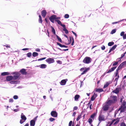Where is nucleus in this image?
Here are the masks:
<instances>
[{
	"mask_svg": "<svg viewBox=\"0 0 126 126\" xmlns=\"http://www.w3.org/2000/svg\"><path fill=\"white\" fill-rule=\"evenodd\" d=\"M118 62H115L113 63V64L112 66H114L116 65L118 63Z\"/></svg>",
	"mask_w": 126,
	"mask_h": 126,
	"instance_id": "nucleus-50",
	"label": "nucleus"
},
{
	"mask_svg": "<svg viewBox=\"0 0 126 126\" xmlns=\"http://www.w3.org/2000/svg\"><path fill=\"white\" fill-rule=\"evenodd\" d=\"M46 58V57L43 58H40V59H38V61H40L42 60L45 59Z\"/></svg>",
	"mask_w": 126,
	"mask_h": 126,
	"instance_id": "nucleus-51",
	"label": "nucleus"
},
{
	"mask_svg": "<svg viewBox=\"0 0 126 126\" xmlns=\"http://www.w3.org/2000/svg\"><path fill=\"white\" fill-rule=\"evenodd\" d=\"M121 90V88L120 87H117L115 89L112 91V92L116 94H118L120 91Z\"/></svg>",
	"mask_w": 126,
	"mask_h": 126,
	"instance_id": "nucleus-9",
	"label": "nucleus"
},
{
	"mask_svg": "<svg viewBox=\"0 0 126 126\" xmlns=\"http://www.w3.org/2000/svg\"><path fill=\"white\" fill-rule=\"evenodd\" d=\"M91 59L90 57H86L84 59L83 62L84 63L88 64L91 62Z\"/></svg>",
	"mask_w": 126,
	"mask_h": 126,
	"instance_id": "nucleus-3",
	"label": "nucleus"
},
{
	"mask_svg": "<svg viewBox=\"0 0 126 126\" xmlns=\"http://www.w3.org/2000/svg\"><path fill=\"white\" fill-rule=\"evenodd\" d=\"M122 68L119 65L117 69L116 70V71L119 72V71L121 70L122 69Z\"/></svg>",
	"mask_w": 126,
	"mask_h": 126,
	"instance_id": "nucleus-41",
	"label": "nucleus"
},
{
	"mask_svg": "<svg viewBox=\"0 0 126 126\" xmlns=\"http://www.w3.org/2000/svg\"><path fill=\"white\" fill-rule=\"evenodd\" d=\"M29 49V48H23L22 49V50H23L25 51V50H28Z\"/></svg>",
	"mask_w": 126,
	"mask_h": 126,
	"instance_id": "nucleus-63",
	"label": "nucleus"
},
{
	"mask_svg": "<svg viewBox=\"0 0 126 126\" xmlns=\"http://www.w3.org/2000/svg\"><path fill=\"white\" fill-rule=\"evenodd\" d=\"M27 55L28 57H30L32 56V54L31 53L29 52L27 53Z\"/></svg>",
	"mask_w": 126,
	"mask_h": 126,
	"instance_id": "nucleus-38",
	"label": "nucleus"
},
{
	"mask_svg": "<svg viewBox=\"0 0 126 126\" xmlns=\"http://www.w3.org/2000/svg\"><path fill=\"white\" fill-rule=\"evenodd\" d=\"M47 66L46 64H42L41 65L40 67L41 68H45Z\"/></svg>",
	"mask_w": 126,
	"mask_h": 126,
	"instance_id": "nucleus-29",
	"label": "nucleus"
},
{
	"mask_svg": "<svg viewBox=\"0 0 126 126\" xmlns=\"http://www.w3.org/2000/svg\"><path fill=\"white\" fill-rule=\"evenodd\" d=\"M56 36L58 41L61 43H62V41L61 39L57 35H56Z\"/></svg>",
	"mask_w": 126,
	"mask_h": 126,
	"instance_id": "nucleus-32",
	"label": "nucleus"
},
{
	"mask_svg": "<svg viewBox=\"0 0 126 126\" xmlns=\"http://www.w3.org/2000/svg\"><path fill=\"white\" fill-rule=\"evenodd\" d=\"M80 97V96L78 94H76L75 95L74 97L75 100L77 101Z\"/></svg>",
	"mask_w": 126,
	"mask_h": 126,
	"instance_id": "nucleus-27",
	"label": "nucleus"
},
{
	"mask_svg": "<svg viewBox=\"0 0 126 126\" xmlns=\"http://www.w3.org/2000/svg\"><path fill=\"white\" fill-rule=\"evenodd\" d=\"M12 74L15 75L13 76L14 80L17 79L20 75V74L19 73L16 72H14Z\"/></svg>",
	"mask_w": 126,
	"mask_h": 126,
	"instance_id": "nucleus-6",
	"label": "nucleus"
},
{
	"mask_svg": "<svg viewBox=\"0 0 126 126\" xmlns=\"http://www.w3.org/2000/svg\"><path fill=\"white\" fill-rule=\"evenodd\" d=\"M21 118L22 120L24 121H26L27 119V118L24 115L23 113H22L21 115Z\"/></svg>",
	"mask_w": 126,
	"mask_h": 126,
	"instance_id": "nucleus-22",
	"label": "nucleus"
},
{
	"mask_svg": "<svg viewBox=\"0 0 126 126\" xmlns=\"http://www.w3.org/2000/svg\"><path fill=\"white\" fill-rule=\"evenodd\" d=\"M57 45L59 46H60V47H65V48H67L68 47V46H65L64 45H62L60 43H58V42H57Z\"/></svg>",
	"mask_w": 126,
	"mask_h": 126,
	"instance_id": "nucleus-20",
	"label": "nucleus"
},
{
	"mask_svg": "<svg viewBox=\"0 0 126 126\" xmlns=\"http://www.w3.org/2000/svg\"><path fill=\"white\" fill-rule=\"evenodd\" d=\"M96 92H101L103 91V90L101 88H96L95 90Z\"/></svg>",
	"mask_w": 126,
	"mask_h": 126,
	"instance_id": "nucleus-24",
	"label": "nucleus"
},
{
	"mask_svg": "<svg viewBox=\"0 0 126 126\" xmlns=\"http://www.w3.org/2000/svg\"><path fill=\"white\" fill-rule=\"evenodd\" d=\"M69 17V15L68 14H66L64 15V17L65 18H67Z\"/></svg>",
	"mask_w": 126,
	"mask_h": 126,
	"instance_id": "nucleus-45",
	"label": "nucleus"
},
{
	"mask_svg": "<svg viewBox=\"0 0 126 126\" xmlns=\"http://www.w3.org/2000/svg\"><path fill=\"white\" fill-rule=\"evenodd\" d=\"M49 120L50 122H52L55 120V119L52 118H49Z\"/></svg>",
	"mask_w": 126,
	"mask_h": 126,
	"instance_id": "nucleus-47",
	"label": "nucleus"
},
{
	"mask_svg": "<svg viewBox=\"0 0 126 126\" xmlns=\"http://www.w3.org/2000/svg\"><path fill=\"white\" fill-rule=\"evenodd\" d=\"M109 107L106 104H104L102 107V109L104 111H107L108 110Z\"/></svg>",
	"mask_w": 126,
	"mask_h": 126,
	"instance_id": "nucleus-13",
	"label": "nucleus"
},
{
	"mask_svg": "<svg viewBox=\"0 0 126 126\" xmlns=\"http://www.w3.org/2000/svg\"><path fill=\"white\" fill-rule=\"evenodd\" d=\"M115 121V122L113 124L114 125H116L119 122V118L117 119H114L113 120L109 125V126H111Z\"/></svg>",
	"mask_w": 126,
	"mask_h": 126,
	"instance_id": "nucleus-5",
	"label": "nucleus"
},
{
	"mask_svg": "<svg viewBox=\"0 0 126 126\" xmlns=\"http://www.w3.org/2000/svg\"><path fill=\"white\" fill-rule=\"evenodd\" d=\"M25 121H24V120H22L21 119V120H20V123L21 124H22L23 123H24V122H25Z\"/></svg>",
	"mask_w": 126,
	"mask_h": 126,
	"instance_id": "nucleus-53",
	"label": "nucleus"
},
{
	"mask_svg": "<svg viewBox=\"0 0 126 126\" xmlns=\"http://www.w3.org/2000/svg\"><path fill=\"white\" fill-rule=\"evenodd\" d=\"M125 32H121L120 33V35L121 36H123Z\"/></svg>",
	"mask_w": 126,
	"mask_h": 126,
	"instance_id": "nucleus-59",
	"label": "nucleus"
},
{
	"mask_svg": "<svg viewBox=\"0 0 126 126\" xmlns=\"http://www.w3.org/2000/svg\"><path fill=\"white\" fill-rule=\"evenodd\" d=\"M63 30L65 32L66 34L68 33V30L66 29L65 27H63Z\"/></svg>",
	"mask_w": 126,
	"mask_h": 126,
	"instance_id": "nucleus-37",
	"label": "nucleus"
},
{
	"mask_svg": "<svg viewBox=\"0 0 126 126\" xmlns=\"http://www.w3.org/2000/svg\"><path fill=\"white\" fill-rule=\"evenodd\" d=\"M39 23L42 24V19L40 15H39Z\"/></svg>",
	"mask_w": 126,
	"mask_h": 126,
	"instance_id": "nucleus-28",
	"label": "nucleus"
},
{
	"mask_svg": "<svg viewBox=\"0 0 126 126\" xmlns=\"http://www.w3.org/2000/svg\"><path fill=\"white\" fill-rule=\"evenodd\" d=\"M119 72L117 71H116V72L115 73V77H117L114 80V81H116V84L117 83L118 80L119 78V76L118 75Z\"/></svg>",
	"mask_w": 126,
	"mask_h": 126,
	"instance_id": "nucleus-11",
	"label": "nucleus"
},
{
	"mask_svg": "<svg viewBox=\"0 0 126 126\" xmlns=\"http://www.w3.org/2000/svg\"><path fill=\"white\" fill-rule=\"evenodd\" d=\"M72 38H73V37H71L70 36L69 37V40L68 41V44H69L71 43L72 41Z\"/></svg>",
	"mask_w": 126,
	"mask_h": 126,
	"instance_id": "nucleus-36",
	"label": "nucleus"
},
{
	"mask_svg": "<svg viewBox=\"0 0 126 126\" xmlns=\"http://www.w3.org/2000/svg\"><path fill=\"white\" fill-rule=\"evenodd\" d=\"M61 17H57L55 15H53L51 16L49 18V19L51 22L53 23L54 22V20H58L60 19Z\"/></svg>",
	"mask_w": 126,
	"mask_h": 126,
	"instance_id": "nucleus-1",
	"label": "nucleus"
},
{
	"mask_svg": "<svg viewBox=\"0 0 126 126\" xmlns=\"http://www.w3.org/2000/svg\"><path fill=\"white\" fill-rule=\"evenodd\" d=\"M89 69L90 68L89 67L86 68L83 67L81 68L80 69V71L81 72L83 71V70L84 71L81 73V75H82L86 74Z\"/></svg>",
	"mask_w": 126,
	"mask_h": 126,
	"instance_id": "nucleus-2",
	"label": "nucleus"
},
{
	"mask_svg": "<svg viewBox=\"0 0 126 126\" xmlns=\"http://www.w3.org/2000/svg\"><path fill=\"white\" fill-rule=\"evenodd\" d=\"M36 51L40 52V49H39V48H37L36 49Z\"/></svg>",
	"mask_w": 126,
	"mask_h": 126,
	"instance_id": "nucleus-64",
	"label": "nucleus"
},
{
	"mask_svg": "<svg viewBox=\"0 0 126 126\" xmlns=\"http://www.w3.org/2000/svg\"><path fill=\"white\" fill-rule=\"evenodd\" d=\"M47 12L46 10H44L41 12V14L43 17L44 18L46 16L47 14Z\"/></svg>",
	"mask_w": 126,
	"mask_h": 126,
	"instance_id": "nucleus-16",
	"label": "nucleus"
},
{
	"mask_svg": "<svg viewBox=\"0 0 126 126\" xmlns=\"http://www.w3.org/2000/svg\"><path fill=\"white\" fill-rule=\"evenodd\" d=\"M10 74L8 72H4L2 73H1V75L2 76H5V75H8Z\"/></svg>",
	"mask_w": 126,
	"mask_h": 126,
	"instance_id": "nucleus-25",
	"label": "nucleus"
},
{
	"mask_svg": "<svg viewBox=\"0 0 126 126\" xmlns=\"http://www.w3.org/2000/svg\"><path fill=\"white\" fill-rule=\"evenodd\" d=\"M117 46V45H115L114 46H113V47H112L111 48L113 49V50L116 48Z\"/></svg>",
	"mask_w": 126,
	"mask_h": 126,
	"instance_id": "nucleus-43",
	"label": "nucleus"
},
{
	"mask_svg": "<svg viewBox=\"0 0 126 126\" xmlns=\"http://www.w3.org/2000/svg\"><path fill=\"white\" fill-rule=\"evenodd\" d=\"M120 126H126L125 123L123 122H122L121 123Z\"/></svg>",
	"mask_w": 126,
	"mask_h": 126,
	"instance_id": "nucleus-52",
	"label": "nucleus"
},
{
	"mask_svg": "<svg viewBox=\"0 0 126 126\" xmlns=\"http://www.w3.org/2000/svg\"><path fill=\"white\" fill-rule=\"evenodd\" d=\"M57 63H59V64H61L62 63V62L60 60H58L57 61Z\"/></svg>",
	"mask_w": 126,
	"mask_h": 126,
	"instance_id": "nucleus-62",
	"label": "nucleus"
},
{
	"mask_svg": "<svg viewBox=\"0 0 126 126\" xmlns=\"http://www.w3.org/2000/svg\"><path fill=\"white\" fill-rule=\"evenodd\" d=\"M13 98L15 99H16L18 98V96L17 95H15L13 96Z\"/></svg>",
	"mask_w": 126,
	"mask_h": 126,
	"instance_id": "nucleus-49",
	"label": "nucleus"
},
{
	"mask_svg": "<svg viewBox=\"0 0 126 126\" xmlns=\"http://www.w3.org/2000/svg\"><path fill=\"white\" fill-rule=\"evenodd\" d=\"M122 106H126V102L125 101H123L122 104Z\"/></svg>",
	"mask_w": 126,
	"mask_h": 126,
	"instance_id": "nucleus-46",
	"label": "nucleus"
},
{
	"mask_svg": "<svg viewBox=\"0 0 126 126\" xmlns=\"http://www.w3.org/2000/svg\"><path fill=\"white\" fill-rule=\"evenodd\" d=\"M88 121L89 122L90 124H91V123L93 122V120L91 119L90 118L88 120Z\"/></svg>",
	"mask_w": 126,
	"mask_h": 126,
	"instance_id": "nucleus-39",
	"label": "nucleus"
},
{
	"mask_svg": "<svg viewBox=\"0 0 126 126\" xmlns=\"http://www.w3.org/2000/svg\"><path fill=\"white\" fill-rule=\"evenodd\" d=\"M116 32V30L115 29H113L111 31V32H110V33L112 34L113 33H114L115 32Z\"/></svg>",
	"mask_w": 126,
	"mask_h": 126,
	"instance_id": "nucleus-42",
	"label": "nucleus"
},
{
	"mask_svg": "<svg viewBox=\"0 0 126 126\" xmlns=\"http://www.w3.org/2000/svg\"><path fill=\"white\" fill-rule=\"evenodd\" d=\"M46 61L49 64L53 63L55 62L54 59L51 58H48L46 60Z\"/></svg>",
	"mask_w": 126,
	"mask_h": 126,
	"instance_id": "nucleus-8",
	"label": "nucleus"
},
{
	"mask_svg": "<svg viewBox=\"0 0 126 126\" xmlns=\"http://www.w3.org/2000/svg\"><path fill=\"white\" fill-rule=\"evenodd\" d=\"M97 94L94 93L93 95L92 96L91 98V100L89 101L88 103L87 104L88 105H89L91 103V101H93L96 98L97 96Z\"/></svg>",
	"mask_w": 126,
	"mask_h": 126,
	"instance_id": "nucleus-4",
	"label": "nucleus"
},
{
	"mask_svg": "<svg viewBox=\"0 0 126 126\" xmlns=\"http://www.w3.org/2000/svg\"><path fill=\"white\" fill-rule=\"evenodd\" d=\"M6 80L7 81H9L13 79V76H8L6 77Z\"/></svg>",
	"mask_w": 126,
	"mask_h": 126,
	"instance_id": "nucleus-14",
	"label": "nucleus"
},
{
	"mask_svg": "<svg viewBox=\"0 0 126 126\" xmlns=\"http://www.w3.org/2000/svg\"><path fill=\"white\" fill-rule=\"evenodd\" d=\"M81 113H82L80 114H79L78 115L77 118L76 119L77 121H78L81 118Z\"/></svg>",
	"mask_w": 126,
	"mask_h": 126,
	"instance_id": "nucleus-31",
	"label": "nucleus"
},
{
	"mask_svg": "<svg viewBox=\"0 0 126 126\" xmlns=\"http://www.w3.org/2000/svg\"><path fill=\"white\" fill-rule=\"evenodd\" d=\"M35 120H32L30 121V126H34L35 124Z\"/></svg>",
	"mask_w": 126,
	"mask_h": 126,
	"instance_id": "nucleus-21",
	"label": "nucleus"
},
{
	"mask_svg": "<svg viewBox=\"0 0 126 126\" xmlns=\"http://www.w3.org/2000/svg\"><path fill=\"white\" fill-rule=\"evenodd\" d=\"M20 72L23 75H26L27 74V72L26 71V69H22L20 70Z\"/></svg>",
	"mask_w": 126,
	"mask_h": 126,
	"instance_id": "nucleus-17",
	"label": "nucleus"
},
{
	"mask_svg": "<svg viewBox=\"0 0 126 126\" xmlns=\"http://www.w3.org/2000/svg\"><path fill=\"white\" fill-rule=\"evenodd\" d=\"M126 53V52H125V53H124L123 54H122L121 55V57L120 58H119V59H120V60H119V61H120L121 59L122 58L125 56V54Z\"/></svg>",
	"mask_w": 126,
	"mask_h": 126,
	"instance_id": "nucleus-40",
	"label": "nucleus"
},
{
	"mask_svg": "<svg viewBox=\"0 0 126 126\" xmlns=\"http://www.w3.org/2000/svg\"><path fill=\"white\" fill-rule=\"evenodd\" d=\"M95 115V113H94L92 114L91 115V116L90 117L92 118H93L94 117Z\"/></svg>",
	"mask_w": 126,
	"mask_h": 126,
	"instance_id": "nucleus-44",
	"label": "nucleus"
},
{
	"mask_svg": "<svg viewBox=\"0 0 126 126\" xmlns=\"http://www.w3.org/2000/svg\"><path fill=\"white\" fill-rule=\"evenodd\" d=\"M126 64V61L122 63L120 65L122 68H123L125 66Z\"/></svg>",
	"mask_w": 126,
	"mask_h": 126,
	"instance_id": "nucleus-23",
	"label": "nucleus"
},
{
	"mask_svg": "<svg viewBox=\"0 0 126 126\" xmlns=\"http://www.w3.org/2000/svg\"><path fill=\"white\" fill-rule=\"evenodd\" d=\"M72 121H70L69 122V125H68V126H71L72 125Z\"/></svg>",
	"mask_w": 126,
	"mask_h": 126,
	"instance_id": "nucleus-56",
	"label": "nucleus"
},
{
	"mask_svg": "<svg viewBox=\"0 0 126 126\" xmlns=\"http://www.w3.org/2000/svg\"><path fill=\"white\" fill-rule=\"evenodd\" d=\"M38 55V54L37 52H34L32 54V55L33 57H35L37 56Z\"/></svg>",
	"mask_w": 126,
	"mask_h": 126,
	"instance_id": "nucleus-30",
	"label": "nucleus"
},
{
	"mask_svg": "<svg viewBox=\"0 0 126 126\" xmlns=\"http://www.w3.org/2000/svg\"><path fill=\"white\" fill-rule=\"evenodd\" d=\"M114 44V42H110L108 43V45L109 46H112Z\"/></svg>",
	"mask_w": 126,
	"mask_h": 126,
	"instance_id": "nucleus-35",
	"label": "nucleus"
},
{
	"mask_svg": "<svg viewBox=\"0 0 126 126\" xmlns=\"http://www.w3.org/2000/svg\"><path fill=\"white\" fill-rule=\"evenodd\" d=\"M67 79L62 80L60 82V84L63 85H65L67 81Z\"/></svg>",
	"mask_w": 126,
	"mask_h": 126,
	"instance_id": "nucleus-15",
	"label": "nucleus"
},
{
	"mask_svg": "<svg viewBox=\"0 0 126 126\" xmlns=\"http://www.w3.org/2000/svg\"><path fill=\"white\" fill-rule=\"evenodd\" d=\"M109 83L108 82H107L106 84L104 85L103 88H105L107 87L109 85Z\"/></svg>",
	"mask_w": 126,
	"mask_h": 126,
	"instance_id": "nucleus-34",
	"label": "nucleus"
},
{
	"mask_svg": "<svg viewBox=\"0 0 126 126\" xmlns=\"http://www.w3.org/2000/svg\"><path fill=\"white\" fill-rule=\"evenodd\" d=\"M51 28L52 29V32L53 33V34L54 35H56V34L55 31V30L54 28L52 26L51 27Z\"/></svg>",
	"mask_w": 126,
	"mask_h": 126,
	"instance_id": "nucleus-33",
	"label": "nucleus"
},
{
	"mask_svg": "<svg viewBox=\"0 0 126 126\" xmlns=\"http://www.w3.org/2000/svg\"><path fill=\"white\" fill-rule=\"evenodd\" d=\"M74 39L73 38H72V41L71 45L72 46L73 45H74Z\"/></svg>",
	"mask_w": 126,
	"mask_h": 126,
	"instance_id": "nucleus-60",
	"label": "nucleus"
},
{
	"mask_svg": "<svg viewBox=\"0 0 126 126\" xmlns=\"http://www.w3.org/2000/svg\"><path fill=\"white\" fill-rule=\"evenodd\" d=\"M110 101L113 103H116L117 100V97L115 95H113L111 97V100Z\"/></svg>",
	"mask_w": 126,
	"mask_h": 126,
	"instance_id": "nucleus-7",
	"label": "nucleus"
},
{
	"mask_svg": "<svg viewBox=\"0 0 126 126\" xmlns=\"http://www.w3.org/2000/svg\"><path fill=\"white\" fill-rule=\"evenodd\" d=\"M116 68V66H114L112 67L107 72V73H109L113 71Z\"/></svg>",
	"mask_w": 126,
	"mask_h": 126,
	"instance_id": "nucleus-19",
	"label": "nucleus"
},
{
	"mask_svg": "<svg viewBox=\"0 0 126 126\" xmlns=\"http://www.w3.org/2000/svg\"><path fill=\"white\" fill-rule=\"evenodd\" d=\"M16 82V81H11L10 83L11 84H15Z\"/></svg>",
	"mask_w": 126,
	"mask_h": 126,
	"instance_id": "nucleus-48",
	"label": "nucleus"
},
{
	"mask_svg": "<svg viewBox=\"0 0 126 126\" xmlns=\"http://www.w3.org/2000/svg\"><path fill=\"white\" fill-rule=\"evenodd\" d=\"M9 102H13L14 101V100L12 98L10 99H9Z\"/></svg>",
	"mask_w": 126,
	"mask_h": 126,
	"instance_id": "nucleus-54",
	"label": "nucleus"
},
{
	"mask_svg": "<svg viewBox=\"0 0 126 126\" xmlns=\"http://www.w3.org/2000/svg\"><path fill=\"white\" fill-rule=\"evenodd\" d=\"M55 21L57 22L58 24L60 25L63 27H65V25L64 24H63L59 20H55Z\"/></svg>",
	"mask_w": 126,
	"mask_h": 126,
	"instance_id": "nucleus-18",
	"label": "nucleus"
},
{
	"mask_svg": "<svg viewBox=\"0 0 126 126\" xmlns=\"http://www.w3.org/2000/svg\"><path fill=\"white\" fill-rule=\"evenodd\" d=\"M98 120L100 122L99 123L102 121H104L105 119L104 116L101 114H100L98 117Z\"/></svg>",
	"mask_w": 126,
	"mask_h": 126,
	"instance_id": "nucleus-10",
	"label": "nucleus"
},
{
	"mask_svg": "<svg viewBox=\"0 0 126 126\" xmlns=\"http://www.w3.org/2000/svg\"><path fill=\"white\" fill-rule=\"evenodd\" d=\"M72 32L75 35V37H77V35L76 33L75 32L73 31H72Z\"/></svg>",
	"mask_w": 126,
	"mask_h": 126,
	"instance_id": "nucleus-61",
	"label": "nucleus"
},
{
	"mask_svg": "<svg viewBox=\"0 0 126 126\" xmlns=\"http://www.w3.org/2000/svg\"><path fill=\"white\" fill-rule=\"evenodd\" d=\"M51 116L54 117H56L57 116L58 114L57 112L55 111H52L50 113Z\"/></svg>",
	"mask_w": 126,
	"mask_h": 126,
	"instance_id": "nucleus-12",
	"label": "nucleus"
},
{
	"mask_svg": "<svg viewBox=\"0 0 126 126\" xmlns=\"http://www.w3.org/2000/svg\"><path fill=\"white\" fill-rule=\"evenodd\" d=\"M112 103H113L111 101H110V100H109L106 102V104L108 105L109 107V106Z\"/></svg>",
	"mask_w": 126,
	"mask_h": 126,
	"instance_id": "nucleus-26",
	"label": "nucleus"
},
{
	"mask_svg": "<svg viewBox=\"0 0 126 126\" xmlns=\"http://www.w3.org/2000/svg\"><path fill=\"white\" fill-rule=\"evenodd\" d=\"M78 109V107L77 106H75L73 108V111H74L75 110H76Z\"/></svg>",
	"mask_w": 126,
	"mask_h": 126,
	"instance_id": "nucleus-58",
	"label": "nucleus"
},
{
	"mask_svg": "<svg viewBox=\"0 0 126 126\" xmlns=\"http://www.w3.org/2000/svg\"><path fill=\"white\" fill-rule=\"evenodd\" d=\"M105 47L104 45L102 46L101 47V49L103 50H104L105 49Z\"/></svg>",
	"mask_w": 126,
	"mask_h": 126,
	"instance_id": "nucleus-55",
	"label": "nucleus"
},
{
	"mask_svg": "<svg viewBox=\"0 0 126 126\" xmlns=\"http://www.w3.org/2000/svg\"><path fill=\"white\" fill-rule=\"evenodd\" d=\"M123 38L124 39H126V33L123 36Z\"/></svg>",
	"mask_w": 126,
	"mask_h": 126,
	"instance_id": "nucleus-57",
	"label": "nucleus"
}]
</instances>
